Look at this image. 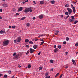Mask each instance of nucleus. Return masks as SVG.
Here are the masks:
<instances>
[{"label":"nucleus","mask_w":78,"mask_h":78,"mask_svg":"<svg viewBox=\"0 0 78 78\" xmlns=\"http://www.w3.org/2000/svg\"><path fill=\"white\" fill-rule=\"evenodd\" d=\"M73 12L74 13H75V7H73Z\"/></svg>","instance_id":"nucleus-15"},{"label":"nucleus","mask_w":78,"mask_h":78,"mask_svg":"<svg viewBox=\"0 0 78 78\" xmlns=\"http://www.w3.org/2000/svg\"><path fill=\"white\" fill-rule=\"evenodd\" d=\"M38 41V39H35V41Z\"/></svg>","instance_id":"nucleus-54"},{"label":"nucleus","mask_w":78,"mask_h":78,"mask_svg":"<svg viewBox=\"0 0 78 78\" xmlns=\"http://www.w3.org/2000/svg\"><path fill=\"white\" fill-rule=\"evenodd\" d=\"M20 54H16L15 57V58H19V56Z\"/></svg>","instance_id":"nucleus-10"},{"label":"nucleus","mask_w":78,"mask_h":78,"mask_svg":"<svg viewBox=\"0 0 78 78\" xmlns=\"http://www.w3.org/2000/svg\"><path fill=\"white\" fill-rule=\"evenodd\" d=\"M2 9H0V12H2Z\"/></svg>","instance_id":"nucleus-63"},{"label":"nucleus","mask_w":78,"mask_h":78,"mask_svg":"<svg viewBox=\"0 0 78 78\" xmlns=\"http://www.w3.org/2000/svg\"><path fill=\"white\" fill-rule=\"evenodd\" d=\"M3 76V74H2V73L0 74V76Z\"/></svg>","instance_id":"nucleus-58"},{"label":"nucleus","mask_w":78,"mask_h":78,"mask_svg":"<svg viewBox=\"0 0 78 78\" xmlns=\"http://www.w3.org/2000/svg\"><path fill=\"white\" fill-rule=\"evenodd\" d=\"M44 41H43L41 42V44H40V45H42L44 44Z\"/></svg>","instance_id":"nucleus-18"},{"label":"nucleus","mask_w":78,"mask_h":78,"mask_svg":"<svg viewBox=\"0 0 78 78\" xmlns=\"http://www.w3.org/2000/svg\"><path fill=\"white\" fill-rule=\"evenodd\" d=\"M5 30H1L0 31V33L1 34H3V33H5Z\"/></svg>","instance_id":"nucleus-9"},{"label":"nucleus","mask_w":78,"mask_h":78,"mask_svg":"<svg viewBox=\"0 0 78 78\" xmlns=\"http://www.w3.org/2000/svg\"><path fill=\"white\" fill-rule=\"evenodd\" d=\"M2 5L3 6V7H8V5H7V4H2Z\"/></svg>","instance_id":"nucleus-7"},{"label":"nucleus","mask_w":78,"mask_h":78,"mask_svg":"<svg viewBox=\"0 0 78 78\" xmlns=\"http://www.w3.org/2000/svg\"><path fill=\"white\" fill-rule=\"evenodd\" d=\"M25 19H26V17L24 16L20 20H25Z\"/></svg>","instance_id":"nucleus-13"},{"label":"nucleus","mask_w":78,"mask_h":78,"mask_svg":"<svg viewBox=\"0 0 78 78\" xmlns=\"http://www.w3.org/2000/svg\"><path fill=\"white\" fill-rule=\"evenodd\" d=\"M58 75H59V73H58L55 75V77H56V76H58Z\"/></svg>","instance_id":"nucleus-39"},{"label":"nucleus","mask_w":78,"mask_h":78,"mask_svg":"<svg viewBox=\"0 0 78 78\" xmlns=\"http://www.w3.org/2000/svg\"><path fill=\"white\" fill-rule=\"evenodd\" d=\"M8 44H9V41L8 40H4L3 42L2 45L3 46H6V45H8Z\"/></svg>","instance_id":"nucleus-1"},{"label":"nucleus","mask_w":78,"mask_h":78,"mask_svg":"<svg viewBox=\"0 0 78 78\" xmlns=\"http://www.w3.org/2000/svg\"><path fill=\"white\" fill-rule=\"evenodd\" d=\"M63 44H66V41H64L63 42Z\"/></svg>","instance_id":"nucleus-45"},{"label":"nucleus","mask_w":78,"mask_h":78,"mask_svg":"<svg viewBox=\"0 0 78 78\" xmlns=\"http://www.w3.org/2000/svg\"><path fill=\"white\" fill-rule=\"evenodd\" d=\"M65 68H66V69H68V66H66V67H65Z\"/></svg>","instance_id":"nucleus-53"},{"label":"nucleus","mask_w":78,"mask_h":78,"mask_svg":"<svg viewBox=\"0 0 78 78\" xmlns=\"http://www.w3.org/2000/svg\"><path fill=\"white\" fill-rule=\"evenodd\" d=\"M26 47H27V48H29V47H30V46H29V45H27L26 46Z\"/></svg>","instance_id":"nucleus-36"},{"label":"nucleus","mask_w":78,"mask_h":78,"mask_svg":"<svg viewBox=\"0 0 78 78\" xmlns=\"http://www.w3.org/2000/svg\"><path fill=\"white\" fill-rule=\"evenodd\" d=\"M62 74L60 76V78H61L62 76Z\"/></svg>","instance_id":"nucleus-51"},{"label":"nucleus","mask_w":78,"mask_h":78,"mask_svg":"<svg viewBox=\"0 0 78 78\" xmlns=\"http://www.w3.org/2000/svg\"><path fill=\"white\" fill-rule=\"evenodd\" d=\"M69 21L71 22H72V21H73L71 19H69Z\"/></svg>","instance_id":"nucleus-30"},{"label":"nucleus","mask_w":78,"mask_h":78,"mask_svg":"<svg viewBox=\"0 0 78 78\" xmlns=\"http://www.w3.org/2000/svg\"><path fill=\"white\" fill-rule=\"evenodd\" d=\"M40 41H44V40H43V39H40Z\"/></svg>","instance_id":"nucleus-59"},{"label":"nucleus","mask_w":78,"mask_h":78,"mask_svg":"<svg viewBox=\"0 0 78 78\" xmlns=\"http://www.w3.org/2000/svg\"><path fill=\"white\" fill-rule=\"evenodd\" d=\"M30 53H33V52L34 51V50L31 48H30Z\"/></svg>","instance_id":"nucleus-5"},{"label":"nucleus","mask_w":78,"mask_h":78,"mask_svg":"<svg viewBox=\"0 0 78 78\" xmlns=\"http://www.w3.org/2000/svg\"><path fill=\"white\" fill-rule=\"evenodd\" d=\"M12 27H11V26H9V28H11Z\"/></svg>","instance_id":"nucleus-47"},{"label":"nucleus","mask_w":78,"mask_h":78,"mask_svg":"<svg viewBox=\"0 0 78 78\" xmlns=\"http://www.w3.org/2000/svg\"><path fill=\"white\" fill-rule=\"evenodd\" d=\"M44 4V2L43 1H41L40 2V4L41 5H43V4Z\"/></svg>","instance_id":"nucleus-11"},{"label":"nucleus","mask_w":78,"mask_h":78,"mask_svg":"<svg viewBox=\"0 0 78 78\" xmlns=\"http://www.w3.org/2000/svg\"><path fill=\"white\" fill-rule=\"evenodd\" d=\"M31 65H29L28 66H27L28 68H30L31 67Z\"/></svg>","instance_id":"nucleus-29"},{"label":"nucleus","mask_w":78,"mask_h":78,"mask_svg":"<svg viewBox=\"0 0 78 78\" xmlns=\"http://www.w3.org/2000/svg\"><path fill=\"white\" fill-rule=\"evenodd\" d=\"M42 36H44V35L43 34H42V35H40L38 36V37H42Z\"/></svg>","instance_id":"nucleus-31"},{"label":"nucleus","mask_w":78,"mask_h":78,"mask_svg":"<svg viewBox=\"0 0 78 78\" xmlns=\"http://www.w3.org/2000/svg\"><path fill=\"white\" fill-rule=\"evenodd\" d=\"M71 6L72 8V9H73V5H72V4H71Z\"/></svg>","instance_id":"nucleus-40"},{"label":"nucleus","mask_w":78,"mask_h":78,"mask_svg":"<svg viewBox=\"0 0 78 78\" xmlns=\"http://www.w3.org/2000/svg\"><path fill=\"white\" fill-rule=\"evenodd\" d=\"M68 53V52H66V55H67Z\"/></svg>","instance_id":"nucleus-61"},{"label":"nucleus","mask_w":78,"mask_h":78,"mask_svg":"<svg viewBox=\"0 0 78 78\" xmlns=\"http://www.w3.org/2000/svg\"><path fill=\"white\" fill-rule=\"evenodd\" d=\"M48 75V73H47L45 74V76H47V75Z\"/></svg>","instance_id":"nucleus-38"},{"label":"nucleus","mask_w":78,"mask_h":78,"mask_svg":"<svg viewBox=\"0 0 78 78\" xmlns=\"http://www.w3.org/2000/svg\"><path fill=\"white\" fill-rule=\"evenodd\" d=\"M58 51V48H56L54 50V52L56 53V52H57V51Z\"/></svg>","instance_id":"nucleus-12"},{"label":"nucleus","mask_w":78,"mask_h":78,"mask_svg":"<svg viewBox=\"0 0 78 78\" xmlns=\"http://www.w3.org/2000/svg\"><path fill=\"white\" fill-rule=\"evenodd\" d=\"M53 68L51 69L50 70L51 71V72H53Z\"/></svg>","instance_id":"nucleus-44"},{"label":"nucleus","mask_w":78,"mask_h":78,"mask_svg":"<svg viewBox=\"0 0 78 78\" xmlns=\"http://www.w3.org/2000/svg\"><path fill=\"white\" fill-rule=\"evenodd\" d=\"M58 33H57V32H55V33L54 34L55 35H57V34H58Z\"/></svg>","instance_id":"nucleus-37"},{"label":"nucleus","mask_w":78,"mask_h":78,"mask_svg":"<svg viewBox=\"0 0 78 78\" xmlns=\"http://www.w3.org/2000/svg\"><path fill=\"white\" fill-rule=\"evenodd\" d=\"M9 73V74L11 73V71H9V72H8Z\"/></svg>","instance_id":"nucleus-41"},{"label":"nucleus","mask_w":78,"mask_h":78,"mask_svg":"<svg viewBox=\"0 0 78 78\" xmlns=\"http://www.w3.org/2000/svg\"><path fill=\"white\" fill-rule=\"evenodd\" d=\"M29 44H33V41H29Z\"/></svg>","instance_id":"nucleus-20"},{"label":"nucleus","mask_w":78,"mask_h":78,"mask_svg":"<svg viewBox=\"0 0 78 78\" xmlns=\"http://www.w3.org/2000/svg\"><path fill=\"white\" fill-rule=\"evenodd\" d=\"M65 14L66 15V16H67V15H68V14H69V13H68V12H65Z\"/></svg>","instance_id":"nucleus-32"},{"label":"nucleus","mask_w":78,"mask_h":78,"mask_svg":"<svg viewBox=\"0 0 78 78\" xmlns=\"http://www.w3.org/2000/svg\"><path fill=\"white\" fill-rule=\"evenodd\" d=\"M55 33H59V31L57 30L55 32Z\"/></svg>","instance_id":"nucleus-46"},{"label":"nucleus","mask_w":78,"mask_h":78,"mask_svg":"<svg viewBox=\"0 0 78 78\" xmlns=\"http://www.w3.org/2000/svg\"><path fill=\"white\" fill-rule=\"evenodd\" d=\"M29 41V40L28 39H26L25 40V42H28Z\"/></svg>","instance_id":"nucleus-17"},{"label":"nucleus","mask_w":78,"mask_h":78,"mask_svg":"<svg viewBox=\"0 0 78 78\" xmlns=\"http://www.w3.org/2000/svg\"><path fill=\"white\" fill-rule=\"evenodd\" d=\"M75 46H76V47H78V43H76V44H75Z\"/></svg>","instance_id":"nucleus-34"},{"label":"nucleus","mask_w":78,"mask_h":78,"mask_svg":"<svg viewBox=\"0 0 78 78\" xmlns=\"http://www.w3.org/2000/svg\"><path fill=\"white\" fill-rule=\"evenodd\" d=\"M33 48H34V49H36V48H37V45H34Z\"/></svg>","instance_id":"nucleus-14"},{"label":"nucleus","mask_w":78,"mask_h":78,"mask_svg":"<svg viewBox=\"0 0 78 78\" xmlns=\"http://www.w3.org/2000/svg\"><path fill=\"white\" fill-rule=\"evenodd\" d=\"M16 52H14L13 53V56H16Z\"/></svg>","instance_id":"nucleus-42"},{"label":"nucleus","mask_w":78,"mask_h":78,"mask_svg":"<svg viewBox=\"0 0 78 78\" xmlns=\"http://www.w3.org/2000/svg\"><path fill=\"white\" fill-rule=\"evenodd\" d=\"M23 4H25V2H23Z\"/></svg>","instance_id":"nucleus-64"},{"label":"nucleus","mask_w":78,"mask_h":78,"mask_svg":"<svg viewBox=\"0 0 78 78\" xmlns=\"http://www.w3.org/2000/svg\"><path fill=\"white\" fill-rule=\"evenodd\" d=\"M39 70H42V67H40L39 68Z\"/></svg>","instance_id":"nucleus-22"},{"label":"nucleus","mask_w":78,"mask_h":78,"mask_svg":"<svg viewBox=\"0 0 78 78\" xmlns=\"http://www.w3.org/2000/svg\"><path fill=\"white\" fill-rule=\"evenodd\" d=\"M71 18H72L71 19L73 21V19H74V18H75V17H74V16H72Z\"/></svg>","instance_id":"nucleus-19"},{"label":"nucleus","mask_w":78,"mask_h":78,"mask_svg":"<svg viewBox=\"0 0 78 78\" xmlns=\"http://www.w3.org/2000/svg\"><path fill=\"white\" fill-rule=\"evenodd\" d=\"M66 39L67 41H68L69 40V38L68 37H66Z\"/></svg>","instance_id":"nucleus-24"},{"label":"nucleus","mask_w":78,"mask_h":78,"mask_svg":"<svg viewBox=\"0 0 78 78\" xmlns=\"http://www.w3.org/2000/svg\"><path fill=\"white\" fill-rule=\"evenodd\" d=\"M50 62H51V63H53V60H51L50 61Z\"/></svg>","instance_id":"nucleus-27"},{"label":"nucleus","mask_w":78,"mask_h":78,"mask_svg":"<svg viewBox=\"0 0 78 78\" xmlns=\"http://www.w3.org/2000/svg\"><path fill=\"white\" fill-rule=\"evenodd\" d=\"M69 4H66L65 5V7H69Z\"/></svg>","instance_id":"nucleus-25"},{"label":"nucleus","mask_w":78,"mask_h":78,"mask_svg":"<svg viewBox=\"0 0 78 78\" xmlns=\"http://www.w3.org/2000/svg\"><path fill=\"white\" fill-rule=\"evenodd\" d=\"M26 25H27V27H30V23H27L26 24Z\"/></svg>","instance_id":"nucleus-26"},{"label":"nucleus","mask_w":78,"mask_h":78,"mask_svg":"<svg viewBox=\"0 0 78 78\" xmlns=\"http://www.w3.org/2000/svg\"><path fill=\"white\" fill-rule=\"evenodd\" d=\"M56 47V46L55 45L54 46V48H55Z\"/></svg>","instance_id":"nucleus-55"},{"label":"nucleus","mask_w":78,"mask_h":78,"mask_svg":"<svg viewBox=\"0 0 78 78\" xmlns=\"http://www.w3.org/2000/svg\"><path fill=\"white\" fill-rule=\"evenodd\" d=\"M76 2H73V3H74V4H75V3H76Z\"/></svg>","instance_id":"nucleus-56"},{"label":"nucleus","mask_w":78,"mask_h":78,"mask_svg":"<svg viewBox=\"0 0 78 78\" xmlns=\"http://www.w3.org/2000/svg\"><path fill=\"white\" fill-rule=\"evenodd\" d=\"M36 19V17H34L33 18V20H35Z\"/></svg>","instance_id":"nucleus-50"},{"label":"nucleus","mask_w":78,"mask_h":78,"mask_svg":"<svg viewBox=\"0 0 78 78\" xmlns=\"http://www.w3.org/2000/svg\"><path fill=\"white\" fill-rule=\"evenodd\" d=\"M55 2L54 0L51 1V4H54Z\"/></svg>","instance_id":"nucleus-16"},{"label":"nucleus","mask_w":78,"mask_h":78,"mask_svg":"<svg viewBox=\"0 0 78 78\" xmlns=\"http://www.w3.org/2000/svg\"><path fill=\"white\" fill-rule=\"evenodd\" d=\"M78 21H76L75 22H74L73 24H74V25H75L76 23H78Z\"/></svg>","instance_id":"nucleus-21"},{"label":"nucleus","mask_w":78,"mask_h":78,"mask_svg":"<svg viewBox=\"0 0 78 78\" xmlns=\"http://www.w3.org/2000/svg\"><path fill=\"white\" fill-rule=\"evenodd\" d=\"M15 76L13 75L11 77V78H14V77Z\"/></svg>","instance_id":"nucleus-60"},{"label":"nucleus","mask_w":78,"mask_h":78,"mask_svg":"<svg viewBox=\"0 0 78 78\" xmlns=\"http://www.w3.org/2000/svg\"><path fill=\"white\" fill-rule=\"evenodd\" d=\"M12 28L14 29L16 28V26H13L12 27Z\"/></svg>","instance_id":"nucleus-33"},{"label":"nucleus","mask_w":78,"mask_h":78,"mask_svg":"<svg viewBox=\"0 0 78 78\" xmlns=\"http://www.w3.org/2000/svg\"><path fill=\"white\" fill-rule=\"evenodd\" d=\"M58 48H59V49H61V46L58 45Z\"/></svg>","instance_id":"nucleus-28"},{"label":"nucleus","mask_w":78,"mask_h":78,"mask_svg":"<svg viewBox=\"0 0 78 78\" xmlns=\"http://www.w3.org/2000/svg\"><path fill=\"white\" fill-rule=\"evenodd\" d=\"M14 42L15 43H16L17 42V41H16V40H15L14 41Z\"/></svg>","instance_id":"nucleus-49"},{"label":"nucleus","mask_w":78,"mask_h":78,"mask_svg":"<svg viewBox=\"0 0 78 78\" xmlns=\"http://www.w3.org/2000/svg\"><path fill=\"white\" fill-rule=\"evenodd\" d=\"M39 17L40 19H42L43 18V15L41 14L39 16Z\"/></svg>","instance_id":"nucleus-8"},{"label":"nucleus","mask_w":78,"mask_h":78,"mask_svg":"<svg viewBox=\"0 0 78 78\" xmlns=\"http://www.w3.org/2000/svg\"><path fill=\"white\" fill-rule=\"evenodd\" d=\"M28 2V0H27L26 1H25V2L26 3L27 2Z\"/></svg>","instance_id":"nucleus-62"},{"label":"nucleus","mask_w":78,"mask_h":78,"mask_svg":"<svg viewBox=\"0 0 78 78\" xmlns=\"http://www.w3.org/2000/svg\"><path fill=\"white\" fill-rule=\"evenodd\" d=\"M21 37H17V42H20L21 41Z\"/></svg>","instance_id":"nucleus-6"},{"label":"nucleus","mask_w":78,"mask_h":78,"mask_svg":"<svg viewBox=\"0 0 78 78\" xmlns=\"http://www.w3.org/2000/svg\"><path fill=\"white\" fill-rule=\"evenodd\" d=\"M29 9H30V8H26L24 10V12L26 13L28 12H29Z\"/></svg>","instance_id":"nucleus-3"},{"label":"nucleus","mask_w":78,"mask_h":78,"mask_svg":"<svg viewBox=\"0 0 78 78\" xmlns=\"http://www.w3.org/2000/svg\"><path fill=\"white\" fill-rule=\"evenodd\" d=\"M67 10H68V12L69 14L70 15L71 13L72 12L71 9H70V8H67Z\"/></svg>","instance_id":"nucleus-2"},{"label":"nucleus","mask_w":78,"mask_h":78,"mask_svg":"<svg viewBox=\"0 0 78 78\" xmlns=\"http://www.w3.org/2000/svg\"><path fill=\"white\" fill-rule=\"evenodd\" d=\"M16 16H19V13H16Z\"/></svg>","instance_id":"nucleus-43"},{"label":"nucleus","mask_w":78,"mask_h":78,"mask_svg":"<svg viewBox=\"0 0 78 78\" xmlns=\"http://www.w3.org/2000/svg\"><path fill=\"white\" fill-rule=\"evenodd\" d=\"M23 9V7H20V8H19L18 9V12H20V11H22V10Z\"/></svg>","instance_id":"nucleus-4"},{"label":"nucleus","mask_w":78,"mask_h":78,"mask_svg":"<svg viewBox=\"0 0 78 78\" xmlns=\"http://www.w3.org/2000/svg\"><path fill=\"white\" fill-rule=\"evenodd\" d=\"M4 77L5 78H7V75L6 74H5L4 75Z\"/></svg>","instance_id":"nucleus-35"},{"label":"nucleus","mask_w":78,"mask_h":78,"mask_svg":"<svg viewBox=\"0 0 78 78\" xmlns=\"http://www.w3.org/2000/svg\"><path fill=\"white\" fill-rule=\"evenodd\" d=\"M72 62H73V64H75V60H73V59H72Z\"/></svg>","instance_id":"nucleus-23"},{"label":"nucleus","mask_w":78,"mask_h":78,"mask_svg":"<svg viewBox=\"0 0 78 78\" xmlns=\"http://www.w3.org/2000/svg\"><path fill=\"white\" fill-rule=\"evenodd\" d=\"M29 11L30 12H32V11H33V10L31 9H30L29 10Z\"/></svg>","instance_id":"nucleus-48"},{"label":"nucleus","mask_w":78,"mask_h":78,"mask_svg":"<svg viewBox=\"0 0 78 78\" xmlns=\"http://www.w3.org/2000/svg\"><path fill=\"white\" fill-rule=\"evenodd\" d=\"M68 18V17H70V16L69 15H68L66 16Z\"/></svg>","instance_id":"nucleus-57"},{"label":"nucleus","mask_w":78,"mask_h":78,"mask_svg":"<svg viewBox=\"0 0 78 78\" xmlns=\"http://www.w3.org/2000/svg\"><path fill=\"white\" fill-rule=\"evenodd\" d=\"M41 54V52H39L38 53V55H40Z\"/></svg>","instance_id":"nucleus-52"}]
</instances>
